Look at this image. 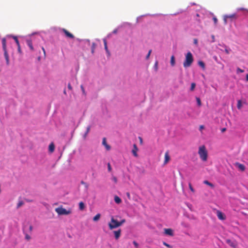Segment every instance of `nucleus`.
I'll return each instance as SVG.
<instances>
[{
	"label": "nucleus",
	"instance_id": "nucleus-1",
	"mask_svg": "<svg viewBox=\"0 0 248 248\" xmlns=\"http://www.w3.org/2000/svg\"><path fill=\"white\" fill-rule=\"evenodd\" d=\"M198 154L200 158L203 161H206L207 159V151L204 145H202L199 147Z\"/></svg>",
	"mask_w": 248,
	"mask_h": 248
},
{
	"label": "nucleus",
	"instance_id": "nucleus-2",
	"mask_svg": "<svg viewBox=\"0 0 248 248\" xmlns=\"http://www.w3.org/2000/svg\"><path fill=\"white\" fill-rule=\"evenodd\" d=\"M193 62V57L192 53L188 52L186 55V59L184 62L183 65L184 67H188L191 66Z\"/></svg>",
	"mask_w": 248,
	"mask_h": 248
},
{
	"label": "nucleus",
	"instance_id": "nucleus-3",
	"mask_svg": "<svg viewBox=\"0 0 248 248\" xmlns=\"http://www.w3.org/2000/svg\"><path fill=\"white\" fill-rule=\"evenodd\" d=\"M2 46L4 51V56L6 60L7 65H9L10 63L9 55L6 47V40L5 38L2 39Z\"/></svg>",
	"mask_w": 248,
	"mask_h": 248
},
{
	"label": "nucleus",
	"instance_id": "nucleus-4",
	"mask_svg": "<svg viewBox=\"0 0 248 248\" xmlns=\"http://www.w3.org/2000/svg\"><path fill=\"white\" fill-rule=\"evenodd\" d=\"M120 226L121 224H119V221L115 219L113 217H112L110 222L108 223V227L109 229L112 230Z\"/></svg>",
	"mask_w": 248,
	"mask_h": 248
},
{
	"label": "nucleus",
	"instance_id": "nucleus-5",
	"mask_svg": "<svg viewBox=\"0 0 248 248\" xmlns=\"http://www.w3.org/2000/svg\"><path fill=\"white\" fill-rule=\"evenodd\" d=\"M55 211L58 213V215H69L71 213V210L70 209L67 210L62 207H60L55 209Z\"/></svg>",
	"mask_w": 248,
	"mask_h": 248
},
{
	"label": "nucleus",
	"instance_id": "nucleus-6",
	"mask_svg": "<svg viewBox=\"0 0 248 248\" xmlns=\"http://www.w3.org/2000/svg\"><path fill=\"white\" fill-rule=\"evenodd\" d=\"M226 243L233 248H235L237 246V242L235 241H232L230 239H227Z\"/></svg>",
	"mask_w": 248,
	"mask_h": 248
},
{
	"label": "nucleus",
	"instance_id": "nucleus-7",
	"mask_svg": "<svg viewBox=\"0 0 248 248\" xmlns=\"http://www.w3.org/2000/svg\"><path fill=\"white\" fill-rule=\"evenodd\" d=\"M62 31L64 33L66 36L68 38H74V36L70 32H69L67 30L65 29H62Z\"/></svg>",
	"mask_w": 248,
	"mask_h": 248
},
{
	"label": "nucleus",
	"instance_id": "nucleus-8",
	"mask_svg": "<svg viewBox=\"0 0 248 248\" xmlns=\"http://www.w3.org/2000/svg\"><path fill=\"white\" fill-rule=\"evenodd\" d=\"M217 215L218 218L220 220H224L226 218L225 216L219 210L217 211Z\"/></svg>",
	"mask_w": 248,
	"mask_h": 248
},
{
	"label": "nucleus",
	"instance_id": "nucleus-9",
	"mask_svg": "<svg viewBox=\"0 0 248 248\" xmlns=\"http://www.w3.org/2000/svg\"><path fill=\"white\" fill-rule=\"evenodd\" d=\"M138 151V148L136 144H134L133 145V148L132 150V153L133 155L135 157H138V154H137Z\"/></svg>",
	"mask_w": 248,
	"mask_h": 248
},
{
	"label": "nucleus",
	"instance_id": "nucleus-10",
	"mask_svg": "<svg viewBox=\"0 0 248 248\" xmlns=\"http://www.w3.org/2000/svg\"><path fill=\"white\" fill-rule=\"evenodd\" d=\"M102 144L106 147L107 150H109L110 149V146L108 145L107 143V140L106 138H104L102 140Z\"/></svg>",
	"mask_w": 248,
	"mask_h": 248
},
{
	"label": "nucleus",
	"instance_id": "nucleus-11",
	"mask_svg": "<svg viewBox=\"0 0 248 248\" xmlns=\"http://www.w3.org/2000/svg\"><path fill=\"white\" fill-rule=\"evenodd\" d=\"M235 166L241 171H244L245 170V167L243 164H240L239 163H236Z\"/></svg>",
	"mask_w": 248,
	"mask_h": 248
},
{
	"label": "nucleus",
	"instance_id": "nucleus-12",
	"mask_svg": "<svg viewBox=\"0 0 248 248\" xmlns=\"http://www.w3.org/2000/svg\"><path fill=\"white\" fill-rule=\"evenodd\" d=\"M170 160V157L169 155L168 152L165 153V160L164 162V164H166Z\"/></svg>",
	"mask_w": 248,
	"mask_h": 248
},
{
	"label": "nucleus",
	"instance_id": "nucleus-13",
	"mask_svg": "<svg viewBox=\"0 0 248 248\" xmlns=\"http://www.w3.org/2000/svg\"><path fill=\"white\" fill-rule=\"evenodd\" d=\"M115 238L116 239H118L121 235V230L119 229L118 231H114Z\"/></svg>",
	"mask_w": 248,
	"mask_h": 248
},
{
	"label": "nucleus",
	"instance_id": "nucleus-14",
	"mask_svg": "<svg viewBox=\"0 0 248 248\" xmlns=\"http://www.w3.org/2000/svg\"><path fill=\"white\" fill-rule=\"evenodd\" d=\"M164 231H165V233L166 234L170 235V236L173 235V231L171 229H165L164 230Z\"/></svg>",
	"mask_w": 248,
	"mask_h": 248
},
{
	"label": "nucleus",
	"instance_id": "nucleus-15",
	"mask_svg": "<svg viewBox=\"0 0 248 248\" xmlns=\"http://www.w3.org/2000/svg\"><path fill=\"white\" fill-rule=\"evenodd\" d=\"M26 42H27V45L29 46L30 49L31 50L33 51L34 50V48H33V47L32 46V43L31 40L30 39H28V40H27Z\"/></svg>",
	"mask_w": 248,
	"mask_h": 248
},
{
	"label": "nucleus",
	"instance_id": "nucleus-16",
	"mask_svg": "<svg viewBox=\"0 0 248 248\" xmlns=\"http://www.w3.org/2000/svg\"><path fill=\"white\" fill-rule=\"evenodd\" d=\"M55 149V146L53 143H51L49 145V150L50 152H53Z\"/></svg>",
	"mask_w": 248,
	"mask_h": 248
},
{
	"label": "nucleus",
	"instance_id": "nucleus-17",
	"mask_svg": "<svg viewBox=\"0 0 248 248\" xmlns=\"http://www.w3.org/2000/svg\"><path fill=\"white\" fill-rule=\"evenodd\" d=\"M114 201L116 203L119 204L122 202V200L121 198H120L118 196H115L114 197Z\"/></svg>",
	"mask_w": 248,
	"mask_h": 248
},
{
	"label": "nucleus",
	"instance_id": "nucleus-18",
	"mask_svg": "<svg viewBox=\"0 0 248 248\" xmlns=\"http://www.w3.org/2000/svg\"><path fill=\"white\" fill-rule=\"evenodd\" d=\"M170 64L172 66H173L175 65V57L173 55L171 56L170 58Z\"/></svg>",
	"mask_w": 248,
	"mask_h": 248
},
{
	"label": "nucleus",
	"instance_id": "nucleus-19",
	"mask_svg": "<svg viewBox=\"0 0 248 248\" xmlns=\"http://www.w3.org/2000/svg\"><path fill=\"white\" fill-rule=\"evenodd\" d=\"M228 18L230 19H236L237 18L236 15L235 14H233L230 15H226Z\"/></svg>",
	"mask_w": 248,
	"mask_h": 248
},
{
	"label": "nucleus",
	"instance_id": "nucleus-20",
	"mask_svg": "<svg viewBox=\"0 0 248 248\" xmlns=\"http://www.w3.org/2000/svg\"><path fill=\"white\" fill-rule=\"evenodd\" d=\"M203 183H204V184H206V185H208V186H210L211 187H212V188H214V185L213 184H212V183H211L210 182H209L208 181H207V180H204V181H203Z\"/></svg>",
	"mask_w": 248,
	"mask_h": 248
},
{
	"label": "nucleus",
	"instance_id": "nucleus-21",
	"mask_svg": "<svg viewBox=\"0 0 248 248\" xmlns=\"http://www.w3.org/2000/svg\"><path fill=\"white\" fill-rule=\"evenodd\" d=\"M198 64L200 66H201L202 68V69H203V70L205 69V64L202 61H199Z\"/></svg>",
	"mask_w": 248,
	"mask_h": 248
},
{
	"label": "nucleus",
	"instance_id": "nucleus-22",
	"mask_svg": "<svg viewBox=\"0 0 248 248\" xmlns=\"http://www.w3.org/2000/svg\"><path fill=\"white\" fill-rule=\"evenodd\" d=\"M85 208V205L84 203L81 202L79 203V209L80 210H83Z\"/></svg>",
	"mask_w": 248,
	"mask_h": 248
},
{
	"label": "nucleus",
	"instance_id": "nucleus-23",
	"mask_svg": "<svg viewBox=\"0 0 248 248\" xmlns=\"http://www.w3.org/2000/svg\"><path fill=\"white\" fill-rule=\"evenodd\" d=\"M100 216H101V215L100 214H97L93 217V220L94 221H96L98 220L100 218Z\"/></svg>",
	"mask_w": 248,
	"mask_h": 248
},
{
	"label": "nucleus",
	"instance_id": "nucleus-24",
	"mask_svg": "<svg viewBox=\"0 0 248 248\" xmlns=\"http://www.w3.org/2000/svg\"><path fill=\"white\" fill-rule=\"evenodd\" d=\"M242 101L240 100L237 101V107L238 109H240L242 108Z\"/></svg>",
	"mask_w": 248,
	"mask_h": 248
},
{
	"label": "nucleus",
	"instance_id": "nucleus-25",
	"mask_svg": "<svg viewBox=\"0 0 248 248\" xmlns=\"http://www.w3.org/2000/svg\"><path fill=\"white\" fill-rule=\"evenodd\" d=\"M103 42H104V44L105 49L106 52L108 53H109V51H108V46H107V42L106 40V39H104L103 40Z\"/></svg>",
	"mask_w": 248,
	"mask_h": 248
},
{
	"label": "nucleus",
	"instance_id": "nucleus-26",
	"mask_svg": "<svg viewBox=\"0 0 248 248\" xmlns=\"http://www.w3.org/2000/svg\"><path fill=\"white\" fill-rule=\"evenodd\" d=\"M90 129H91V126H88L87 127L86 131V132H85V133L84 134V136L85 138H86V137L87 136V135H88V134L90 132Z\"/></svg>",
	"mask_w": 248,
	"mask_h": 248
},
{
	"label": "nucleus",
	"instance_id": "nucleus-27",
	"mask_svg": "<svg viewBox=\"0 0 248 248\" xmlns=\"http://www.w3.org/2000/svg\"><path fill=\"white\" fill-rule=\"evenodd\" d=\"M196 101H197V104H198V105L199 106H201V99H200V98L199 97H196Z\"/></svg>",
	"mask_w": 248,
	"mask_h": 248
},
{
	"label": "nucleus",
	"instance_id": "nucleus-28",
	"mask_svg": "<svg viewBox=\"0 0 248 248\" xmlns=\"http://www.w3.org/2000/svg\"><path fill=\"white\" fill-rule=\"evenodd\" d=\"M188 186H189V188L190 189V190L192 192H195V190L194 189V188H193L192 186V185L190 183H189L188 184Z\"/></svg>",
	"mask_w": 248,
	"mask_h": 248
},
{
	"label": "nucleus",
	"instance_id": "nucleus-29",
	"mask_svg": "<svg viewBox=\"0 0 248 248\" xmlns=\"http://www.w3.org/2000/svg\"><path fill=\"white\" fill-rule=\"evenodd\" d=\"M196 84L195 83H192L191 84L190 90L193 91L195 88Z\"/></svg>",
	"mask_w": 248,
	"mask_h": 248
},
{
	"label": "nucleus",
	"instance_id": "nucleus-30",
	"mask_svg": "<svg viewBox=\"0 0 248 248\" xmlns=\"http://www.w3.org/2000/svg\"><path fill=\"white\" fill-rule=\"evenodd\" d=\"M23 204H24V202L22 201L19 202L17 205V208H19Z\"/></svg>",
	"mask_w": 248,
	"mask_h": 248
},
{
	"label": "nucleus",
	"instance_id": "nucleus-31",
	"mask_svg": "<svg viewBox=\"0 0 248 248\" xmlns=\"http://www.w3.org/2000/svg\"><path fill=\"white\" fill-rule=\"evenodd\" d=\"M13 38H14L17 46H19V45H20V44H19V42L18 41L17 38L16 36H14Z\"/></svg>",
	"mask_w": 248,
	"mask_h": 248
},
{
	"label": "nucleus",
	"instance_id": "nucleus-32",
	"mask_svg": "<svg viewBox=\"0 0 248 248\" xmlns=\"http://www.w3.org/2000/svg\"><path fill=\"white\" fill-rule=\"evenodd\" d=\"M25 239L26 240H30L31 239V237L28 234H27V233H25Z\"/></svg>",
	"mask_w": 248,
	"mask_h": 248
},
{
	"label": "nucleus",
	"instance_id": "nucleus-33",
	"mask_svg": "<svg viewBox=\"0 0 248 248\" xmlns=\"http://www.w3.org/2000/svg\"><path fill=\"white\" fill-rule=\"evenodd\" d=\"M228 19V18H227V17L226 16V15H225V16H224V17H223V21H224V24H227V19Z\"/></svg>",
	"mask_w": 248,
	"mask_h": 248
},
{
	"label": "nucleus",
	"instance_id": "nucleus-34",
	"mask_svg": "<svg viewBox=\"0 0 248 248\" xmlns=\"http://www.w3.org/2000/svg\"><path fill=\"white\" fill-rule=\"evenodd\" d=\"M230 49H228L227 46H225V52L226 54H229L230 53Z\"/></svg>",
	"mask_w": 248,
	"mask_h": 248
},
{
	"label": "nucleus",
	"instance_id": "nucleus-35",
	"mask_svg": "<svg viewBox=\"0 0 248 248\" xmlns=\"http://www.w3.org/2000/svg\"><path fill=\"white\" fill-rule=\"evenodd\" d=\"M213 21H214V22L215 23V24H217V19L216 17L215 16H214L213 18Z\"/></svg>",
	"mask_w": 248,
	"mask_h": 248
},
{
	"label": "nucleus",
	"instance_id": "nucleus-36",
	"mask_svg": "<svg viewBox=\"0 0 248 248\" xmlns=\"http://www.w3.org/2000/svg\"><path fill=\"white\" fill-rule=\"evenodd\" d=\"M151 52H152V50L151 49L149 51L148 53L147 54V55L146 56V59H148L149 58Z\"/></svg>",
	"mask_w": 248,
	"mask_h": 248
},
{
	"label": "nucleus",
	"instance_id": "nucleus-37",
	"mask_svg": "<svg viewBox=\"0 0 248 248\" xmlns=\"http://www.w3.org/2000/svg\"><path fill=\"white\" fill-rule=\"evenodd\" d=\"M134 245L135 246V247L136 248H138L139 247V244L138 243L136 242L135 241H134L133 242Z\"/></svg>",
	"mask_w": 248,
	"mask_h": 248
},
{
	"label": "nucleus",
	"instance_id": "nucleus-38",
	"mask_svg": "<svg viewBox=\"0 0 248 248\" xmlns=\"http://www.w3.org/2000/svg\"><path fill=\"white\" fill-rule=\"evenodd\" d=\"M163 244L164 246H166L167 247H168V248H171V246H170L169 244H167V243H166V242H163Z\"/></svg>",
	"mask_w": 248,
	"mask_h": 248
},
{
	"label": "nucleus",
	"instance_id": "nucleus-39",
	"mask_svg": "<svg viewBox=\"0 0 248 248\" xmlns=\"http://www.w3.org/2000/svg\"><path fill=\"white\" fill-rule=\"evenodd\" d=\"M80 88H81V90H82V91L83 93V94H85V90H84V87H83V86L81 85L80 86Z\"/></svg>",
	"mask_w": 248,
	"mask_h": 248
},
{
	"label": "nucleus",
	"instance_id": "nucleus-40",
	"mask_svg": "<svg viewBox=\"0 0 248 248\" xmlns=\"http://www.w3.org/2000/svg\"><path fill=\"white\" fill-rule=\"evenodd\" d=\"M81 184L84 185L86 188H88V185L84 181H82Z\"/></svg>",
	"mask_w": 248,
	"mask_h": 248
},
{
	"label": "nucleus",
	"instance_id": "nucleus-41",
	"mask_svg": "<svg viewBox=\"0 0 248 248\" xmlns=\"http://www.w3.org/2000/svg\"><path fill=\"white\" fill-rule=\"evenodd\" d=\"M194 44L196 45H198V39H194Z\"/></svg>",
	"mask_w": 248,
	"mask_h": 248
},
{
	"label": "nucleus",
	"instance_id": "nucleus-42",
	"mask_svg": "<svg viewBox=\"0 0 248 248\" xmlns=\"http://www.w3.org/2000/svg\"><path fill=\"white\" fill-rule=\"evenodd\" d=\"M125 222V220L124 219H122L121 221L119 222V224H121V226Z\"/></svg>",
	"mask_w": 248,
	"mask_h": 248
},
{
	"label": "nucleus",
	"instance_id": "nucleus-43",
	"mask_svg": "<svg viewBox=\"0 0 248 248\" xmlns=\"http://www.w3.org/2000/svg\"><path fill=\"white\" fill-rule=\"evenodd\" d=\"M157 64H158V62H156L155 63V69L156 71H157Z\"/></svg>",
	"mask_w": 248,
	"mask_h": 248
},
{
	"label": "nucleus",
	"instance_id": "nucleus-44",
	"mask_svg": "<svg viewBox=\"0 0 248 248\" xmlns=\"http://www.w3.org/2000/svg\"><path fill=\"white\" fill-rule=\"evenodd\" d=\"M108 170L109 171H110L111 170V166H110V163H108Z\"/></svg>",
	"mask_w": 248,
	"mask_h": 248
},
{
	"label": "nucleus",
	"instance_id": "nucleus-45",
	"mask_svg": "<svg viewBox=\"0 0 248 248\" xmlns=\"http://www.w3.org/2000/svg\"><path fill=\"white\" fill-rule=\"evenodd\" d=\"M68 88L69 90H71L72 89V86H71V85L70 83H69V84H68Z\"/></svg>",
	"mask_w": 248,
	"mask_h": 248
},
{
	"label": "nucleus",
	"instance_id": "nucleus-46",
	"mask_svg": "<svg viewBox=\"0 0 248 248\" xmlns=\"http://www.w3.org/2000/svg\"><path fill=\"white\" fill-rule=\"evenodd\" d=\"M33 229V227L31 225H30L29 227V231L30 232H31Z\"/></svg>",
	"mask_w": 248,
	"mask_h": 248
},
{
	"label": "nucleus",
	"instance_id": "nucleus-47",
	"mask_svg": "<svg viewBox=\"0 0 248 248\" xmlns=\"http://www.w3.org/2000/svg\"><path fill=\"white\" fill-rule=\"evenodd\" d=\"M237 71H239V72H241V73H243V72H244V70H243L241 69H240V68H237Z\"/></svg>",
	"mask_w": 248,
	"mask_h": 248
},
{
	"label": "nucleus",
	"instance_id": "nucleus-48",
	"mask_svg": "<svg viewBox=\"0 0 248 248\" xmlns=\"http://www.w3.org/2000/svg\"><path fill=\"white\" fill-rule=\"evenodd\" d=\"M204 126L202 125H201L200 126V130H202V129H203L204 128Z\"/></svg>",
	"mask_w": 248,
	"mask_h": 248
},
{
	"label": "nucleus",
	"instance_id": "nucleus-49",
	"mask_svg": "<svg viewBox=\"0 0 248 248\" xmlns=\"http://www.w3.org/2000/svg\"><path fill=\"white\" fill-rule=\"evenodd\" d=\"M139 140H140V144H142V138L140 137H139Z\"/></svg>",
	"mask_w": 248,
	"mask_h": 248
},
{
	"label": "nucleus",
	"instance_id": "nucleus-50",
	"mask_svg": "<svg viewBox=\"0 0 248 248\" xmlns=\"http://www.w3.org/2000/svg\"><path fill=\"white\" fill-rule=\"evenodd\" d=\"M18 46V51L20 52H21V48H20V45H19V46Z\"/></svg>",
	"mask_w": 248,
	"mask_h": 248
},
{
	"label": "nucleus",
	"instance_id": "nucleus-51",
	"mask_svg": "<svg viewBox=\"0 0 248 248\" xmlns=\"http://www.w3.org/2000/svg\"><path fill=\"white\" fill-rule=\"evenodd\" d=\"M226 130V128H222V129H221V131L222 132H225Z\"/></svg>",
	"mask_w": 248,
	"mask_h": 248
},
{
	"label": "nucleus",
	"instance_id": "nucleus-52",
	"mask_svg": "<svg viewBox=\"0 0 248 248\" xmlns=\"http://www.w3.org/2000/svg\"><path fill=\"white\" fill-rule=\"evenodd\" d=\"M42 50H43V51L44 52V55L45 56L46 55V51H45V50L44 47H42Z\"/></svg>",
	"mask_w": 248,
	"mask_h": 248
},
{
	"label": "nucleus",
	"instance_id": "nucleus-53",
	"mask_svg": "<svg viewBox=\"0 0 248 248\" xmlns=\"http://www.w3.org/2000/svg\"><path fill=\"white\" fill-rule=\"evenodd\" d=\"M212 38L213 39V42H214L215 41H214V40H215V36H214V35H212Z\"/></svg>",
	"mask_w": 248,
	"mask_h": 248
},
{
	"label": "nucleus",
	"instance_id": "nucleus-54",
	"mask_svg": "<svg viewBox=\"0 0 248 248\" xmlns=\"http://www.w3.org/2000/svg\"><path fill=\"white\" fill-rule=\"evenodd\" d=\"M246 80H247V81H248V74H247V75H246Z\"/></svg>",
	"mask_w": 248,
	"mask_h": 248
},
{
	"label": "nucleus",
	"instance_id": "nucleus-55",
	"mask_svg": "<svg viewBox=\"0 0 248 248\" xmlns=\"http://www.w3.org/2000/svg\"><path fill=\"white\" fill-rule=\"evenodd\" d=\"M113 179H114V181L115 182L117 181V179H116V178L114 177V178H113Z\"/></svg>",
	"mask_w": 248,
	"mask_h": 248
},
{
	"label": "nucleus",
	"instance_id": "nucleus-56",
	"mask_svg": "<svg viewBox=\"0 0 248 248\" xmlns=\"http://www.w3.org/2000/svg\"><path fill=\"white\" fill-rule=\"evenodd\" d=\"M127 196L128 197H130V194L129 193H127Z\"/></svg>",
	"mask_w": 248,
	"mask_h": 248
},
{
	"label": "nucleus",
	"instance_id": "nucleus-57",
	"mask_svg": "<svg viewBox=\"0 0 248 248\" xmlns=\"http://www.w3.org/2000/svg\"><path fill=\"white\" fill-rule=\"evenodd\" d=\"M26 201L28 202H31V200H26Z\"/></svg>",
	"mask_w": 248,
	"mask_h": 248
},
{
	"label": "nucleus",
	"instance_id": "nucleus-58",
	"mask_svg": "<svg viewBox=\"0 0 248 248\" xmlns=\"http://www.w3.org/2000/svg\"><path fill=\"white\" fill-rule=\"evenodd\" d=\"M113 32L115 33H116L117 32V30H114L113 31Z\"/></svg>",
	"mask_w": 248,
	"mask_h": 248
},
{
	"label": "nucleus",
	"instance_id": "nucleus-59",
	"mask_svg": "<svg viewBox=\"0 0 248 248\" xmlns=\"http://www.w3.org/2000/svg\"><path fill=\"white\" fill-rule=\"evenodd\" d=\"M63 93H64V94H66V91H65V90H64V91Z\"/></svg>",
	"mask_w": 248,
	"mask_h": 248
}]
</instances>
